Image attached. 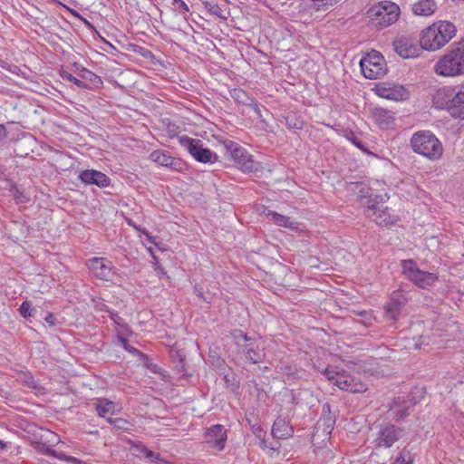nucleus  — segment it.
<instances>
[{"label": "nucleus", "mask_w": 464, "mask_h": 464, "mask_svg": "<svg viewBox=\"0 0 464 464\" xmlns=\"http://www.w3.org/2000/svg\"><path fill=\"white\" fill-rule=\"evenodd\" d=\"M433 105L440 110H447L454 118L464 119L461 90L444 86L438 89L432 97Z\"/></svg>", "instance_id": "obj_3"}, {"label": "nucleus", "mask_w": 464, "mask_h": 464, "mask_svg": "<svg viewBox=\"0 0 464 464\" xmlns=\"http://www.w3.org/2000/svg\"><path fill=\"white\" fill-rule=\"evenodd\" d=\"M179 145L186 150L189 155L200 163H215L218 161V155L208 148L204 146L201 140L193 139L187 135L179 136Z\"/></svg>", "instance_id": "obj_6"}, {"label": "nucleus", "mask_w": 464, "mask_h": 464, "mask_svg": "<svg viewBox=\"0 0 464 464\" xmlns=\"http://www.w3.org/2000/svg\"><path fill=\"white\" fill-rule=\"evenodd\" d=\"M121 343H122V345H123L125 350H129V344H128L127 339L121 338Z\"/></svg>", "instance_id": "obj_47"}, {"label": "nucleus", "mask_w": 464, "mask_h": 464, "mask_svg": "<svg viewBox=\"0 0 464 464\" xmlns=\"http://www.w3.org/2000/svg\"><path fill=\"white\" fill-rule=\"evenodd\" d=\"M25 382L28 384L29 387H33V388L36 387L35 381H34V379L32 376H29L25 380Z\"/></svg>", "instance_id": "obj_45"}, {"label": "nucleus", "mask_w": 464, "mask_h": 464, "mask_svg": "<svg viewBox=\"0 0 464 464\" xmlns=\"http://www.w3.org/2000/svg\"><path fill=\"white\" fill-rule=\"evenodd\" d=\"M79 178L82 182L87 185H96L102 188H107L111 183V179L107 175L94 169L82 171Z\"/></svg>", "instance_id": "obj_17"}, {"label": "nucleus", "mask_w": 464, "mask_h": 464, "mask_svg": "<svg viewBox=\"0 0 464 464\" xmlns=\"http://www.w3.org/2000/svg\"><path fill=\"white\" fill-rule=\"evenodd\" d=\"M107 312L109 314L110 318L114 322L115 324L121 327L125 326L123 319L116 312L111 310H107Z\"/></svg>", "instance_id": "obj_39"}, {"label": "nucleus", "mask_w": 464, "mask_h": 464, "mask_svg": "<svg viewBox=\"0 0 464 464\" xmlns=\"http://www.w3.org/2000/svg\"><path fill=\"white\" fill-rule=\"evenodd\" d=\"M404 301L405 298L401 293H393L384 307L386 317L392 321L397 320Z\"/></svg>", "instance_id": "obj_18"}, {"label": "nucleus", "mask_w": 464, "mask_h": 464, "mask_svg": "<svg viewBox=\"0 0 464 464\" xmlns=\"http://www.w3.org/2000/svg\"><path fill=\"white\" fill-rule=\"evenodd\" d=\"M323 374L343 391L359 393L367 390L365 383L345 372H335L334 369L326 368Z\"/></svg>", "instance_id": "obj_10"}, {"label": "nucleus", "mask_w": 464, "mask_h": 464, "mask_svg": "<svg viewBox=\"0 0 464 464\" xmlns=\"http://www.w3.org/2000/svg\"><path fill=\"white\" fill-rule=\"evenodd\" d=\"M150 159L158 165L173 171L183 172L187 169V164L183 160L172 157L165 150H157L152 151L150 155Z\"/></svg>", "instance_id": "obj_13"}, {"label": "nucleus", "mask_w": 464, "mask_h": 464, "mask_svg": "<svg viewBox=\"0 0 464 464\" xmlns=\"http://www.w3.org/2000/svg\"><path fill=\"white\" fill-rule=\"evenodd\" d=\"M114 408V403L106 399H101L95 404L97 414L102 418H107V416L112 415Z\"/></svg>", "instance_id": "obj_27"}, {"label": "nucleus", "mask_w": 464, "mask_h": 464, "mask_svg": "<svg viewBox=\"0 0 464 464\" xmlns=\"http://www.w3.org/2000/svg\"><path fill=\"white\" fill-rule=\"evenodd\" d=\"M267 216L271 218V219L276 224L277 226L284 227H289V228H296V223L290 220V218L281 215L279 213H276L275 211L269 210L267 212Z\"/></svg>", "instance_id": "obj_28"}, {"label": "nucleus", "mask_w": 464, "mask_h": 464, "mask_svg": "<svg viewBox=\"0 0 464 464\" xmlns=\"http://www.w3.org/2000/svg\"><path fill=\"white\" fill-rule=\"evenodd\" d=\"M313 5L316 10L325 9L338 2V0H312Z\"/></svg>", "instance_id": "obj_36"}, {"label": "nucleus", "mask_w": 464, "mask_h": 464, "mask_svg": "<svg viewBox=\"0 0 464 464\" xmlns=\"http://www.w3.org/2000/svg\"><path fill=\"white\" fill-rule=\"evenodd\" d=\"M79 70V76L82 81L91 86V89H99L102 86L103 82L100 76L92 72V71L80 66L77 63L73 64Z\"/></svg>", "instance_id": "obj_22"}, {"label": "nucleus", "mask_w": 464, "mask_h": 464, "mask_svg": "<svg viewBox=\"0 0 464 464\" xmlns=\"http://www.w3.org/2000/svg\"><path fill=\"white\" fill-rule=\"evenodd\" d=\"M406 90L401 86L394 89H384L382 96L389 100H403L406 97Z\"/></svg>", "instance_id": "obj_30"}, {"label": "nucleus", "mask_w": 464, "mask_h": 464, "mask_svg": "<svg viewBox=\"0 0 464 464\" xmlns=\"http://www.w3.org/2000/svg\"><path fill=\"white\" fill-rule=\"evenodd\" d=\"M403 430L394 424L382 425L377 432L375 444L379 448H391L403 436Z\"/></svg>", "instance_id": "obj_12"}, {"label": "nucleus", "mask_w": 464, "mask_h": 464, "mask_svg": "<svg viewBox=\"0 0 464 464\" xmlns=\"http://www.w3.org/2000/svg\"><path fill=\"white\" fill-rule=\"evenodd\" d=\"M434 72L444 77L464 74V38L450 45L447 53L435 63Z\"/></svg>", "instance_id": "obj_2"}, {"label": "nucleus", "mask_w": 464, "mask_h": 464, "mask_svg": "<svg viewBox=\"0 0 464 464\" xmlns=\"http://www.w3.org/2000/svg\"><path fill=\"white\" fill-rule=\"evenodd\" d=\"M128 351H129V352H130V353H138V350H137V349H135V348H133V347H131V346H130V345H129V350H128Z\"/></svg>", "instance_id": "obj_50"}, {"label": "nucleus", "mask_w": 464, "mask_h": 464, "mask_svg": "<svg viewBox=\"0 0 464 464\" xmlns=\"http://www.w3.org/2000/svg\"><path fill=\"white\" fill-rule=\"evenodd\" d=\"M6 448V443L0 440V450H4Z\"/></svg>", "instance_id": "obj_48"}, {"label": "nucleus", "mask_w": 464, "mask_h": 464, "mask_svg": "<svg viewBox=\"0 0 464 464\" xmlns=\"http://www.w3.org/2000/svg\"><path fill=\"white\" fill-rule=\"evenodd\" d=\"M456 26L449 21L434 23L421 32L420 44L429 51H437L446 45L455 35Z\"/></svg>", "instance_id": "obj_1"}, {"label": "nucleus", "mask_w": 464, "mask_h": 464, "mask_svg": "<svg viewBox=\"0 0 464 464\" xmlns=\"http://www.w3.org/2000/svg\"><path fill=\"white\" fill-rule=\"evenodd\" d=\"M374 121L381 129L387 130L394 124V115L392 111L384 108H375L372 112Z\"/></svg>", "instance_id": "obj_19"}, {"label": "nucleus", "mask_w": 464, "mask_h": 464, "mask_svg": "<svg viewBox=\"0 0 464 464\" xmlns=\"http://www.w3.org/2000/svg\"><path fill=\"white\" fill-rule=\"evenodd\" d=\"M437 8L434 0H419L412 5V12L416 15L428 16L432 14Z\"/></svg>", "instance_id": "obj_23"}, {"label": "nucleus", "mask_w": 464, "mask_h": 464, "mask_svg": "<svg viewBox=\"0 0 464 464\" xmlns=\"http://www.w3.org/2000/svg\"><path fill=\"white\" fill-rule=\"evenodd\" d=\"M251 107L254 108V111L257 114L258 117H261V110H260V107L259 105L255 102V100L253 99V104L250 105Z\"/></svg>", "instance_id": "obj_43"}, {"label": "nucleus", "mask_w": 464, "mask_h": 464, "mask_svg": "<svg viewBox=\"0 0 464 464\" xmlns=\"http://www.w3.org/2000/svg\"><path fill=\"white\" fill-rule=\"evenodd\" d=\"M87 266L96 277L102 280L109 281L113 276L110 262L103 257H92L89 259Z\"/></svg>", "instance_id": "obj_15"}, {"label": "nucleus", "mask_w": 464, "mask_h": 464, "mask_svg": "<svg viewBox=\"0 0 464 464\" xmlns=\"http://www.w3.org/2000/svg\"><path fill=\"white\" fill-rule=\"evenodd\" d=\"M61 77L65 80V81H68L70 82H72L74 85H76L77 87L81 88V89H88V90H91V86L89 84H87L86 82H84L83 81L76 78L75 76H73L72 74H71L70 72H66V71H63L61 72Z\"/></svg>", "instance_id": "obj_33"}, {"label": "nucleus", "mask_w": 464, "mask_h": 464, "mask_svg": "<svg viewBox=\"0 0 464 464\" xmlns=\"http://www.w3.org/2000/svg\"><path fill=\"white\" fill-rule=\"evenodd\" d=\"M347 139L354 144L358 149H360L365 154H371L368 149L364 146V144L356 137L353 132H350L347 136Z\"/></svg>", "instance_id": "obj_35"}, {"label": "nucleus", "mask_w": 464, "mask_h": 464, "mask_svg": "<svg viewBox=\"0 0 464 464\" xmlns=\"http://www.w3.org/2000/svg\"><path fill=\"white\" fill-rule=\"evenodd\" d=\"M232 156L235 160H238V163L242 164V169L245 171H252L254 169V161L251 156L247 155L244 149L236 148L232 151Z\"/></svg>", "instance_id": "obj_25"}, {"label": "nucleus", "mask_w": 464, "mask_h": 464, "mask_svg": "<svg viewBox=\"0 0 464 464\" xmlns=\"http://www.w3.org/2000/svg\"><path fill=\"white\" fill-rule=\"evenodd\" d=\"M412 406L413 402L411 400L398 397L389 405V410L396 415L398 419H401L409 415V411Z\"/></svg>", "instance_id": "obj_21"}, {"label": "nucleus", "mask_w": 464, "mask_h": 464, "mask_svg": "<svg viewBox=\"0 0 464 464\" xmlns=\"http://www.w3.org/2000/svg\"><path fill=\"white\" fill-rule=\"evenodd\" d=\"M410 143L415 153L430 160H439L443 152L441 142L430 130H419L415 132L411 136Z\"/></svg>", "instance_id": "obj_4"}, {"label": "nucleus", "mask_w": 464, "mask_h": 464, "mask_svg": "<svg viewBox=\"0 0 464 464\" xmlns=\"http://www.w3.org/2000/svg\"><path fill=\"white\" fill-rule=\"evenodd\" d=\"M233 338L238 350L245 355V358L252 363L261 362L266 353L264 348L256 343L255 338L248 336L241 330L233 333Z\"/></svg>", "instance_id": "obj_7"}, {"label": "nucleus", "mask_w": 464, "mask_h": 464, "mask_svg": "<svg viewBox=\"0 0 464 464\" xmlns=\"http://www.w3.org/2000/svg\"><path fill=\"white\" fill-rule=\"evenodd\" d=\"M19 312L23 317L26 318L34 314V309L33 308L31 302L24 301L20 305Z\"/></svg>", "instance_id": "obj_34"}, {"label": "nucleus", "mask_w": 464, "mask_h": 464, "mask_svg": "<svg viewBox=\"0 0 464 464\" xmlns=\"http://www.w3.org/2000/svg\"><path fill=\"white\" fill-rule=\"evenodd\" d=\"M334 423L335 419L331 412L324 413L315 425L316 432L322 431L325 436H329L334 430Z\"/></svg>", "instance_id": "obj_24"}, {"label": "nucleus", "mask_w": 464, "mask_h": 464, "mask_svg": "<svg viewBox=\"0 0 464 464\" xmlns=\"http://www.w3.org/2000/svg\"><path fill=\"white\" fill-rule=\"evenodd\" d=\"M293 427L283 418H277L272 426V434L275 438L285 440L293 435Z\"/></svg>", "instance_id": "obj_20"}, {"label": "nucleus", "mask_w": 464, "mask_h": 464, "mask_svg": "<svg viewBox=\"0 0 464 464\" xmlns=\"http://www.w3.org/2000/svg\"><path fill=\"white\" fill-rule=\"evenodd\" d=\"M174 3L178 5L179 12L182 14L188 13L190 10L188 5L182 0H174Z\"/></svg>", "instance_id": "obj_41"}, {"label": "nucleus", "mask_w": 464, "mask_h": 464, "mask_svg": "<svg viewBox=\"0 0 464 464\" xmlns=\"http://www.w3.org/2000/svg\"><path fill=\"white\" fill-rule=\"evenodd\" d=\"M401 267L406 278L423 289H429L439 279L437 274L420 270L412 259L402 260Z\"/></svg>", "instance_id": "obj_8"}, {"label": "nucleus", "mask_w": 464, "mask_h": 464, "mask_svg": "<svg viewBox=\"0 0 464 464\" xmlns=\"http://www.w3.org/2000/svg\"><path fill=\"white\" fill-rule=\"evenodd\" d=\"M413 459L411 456L409 454V456H406V450L405 449L399 454V456L396 458L393 464H412Z\"/></svg>", "instance_id": "obj_37"}, {"label": "nucleus", "mask_w": 464, "mask_h": 464, "mask_svg": "<svg viewBox=\"0 0 464 464\" xmlns=\"http://www.w3.org/2000/svg\"><path fill=\"white\" fill-rule=\"evenodd\" d=\"M231 97L238 103L246 106L253 104V98H251L245 91L241 89H234L231 92Z\"/></svg>", "instance_id": "obj_31"}, {"label": "nucleus", "mask_w": 464, "mask_h": 464, "mask_svg": "<svg viewBox=\"0 0 464 464\" xmlns=\"http://www.w3.org/2000/svg\"><path fill=\"white\" fill-rule=\"evenodd\" d=\"M227 440V431L223 425L215 424L208 429L206 432L207 443L218 450H222L225 448Z\"/></svg>", "instance_id": "obj_16"}, {"label": "nucleus", "mask_w": 464, "mask_h": 464, "mask_svg": "<svg viewBox=\"0 0 464 464\" xmlns=\"http://www.w3.org/2000/svg\"><path fill=\"white\" fill-rule=\"evenodd\" d=\"M389 199L388 194L376 195L374 198L369 197L365 208L366 216L372 219L379 226H390L395 223V217L388 212L387 208L379 206L381 202H385Z\"/></svg>", "instance_id": "obj_9"}, {"label": "nucleus", "mask_w": 464, "mask_h": 464, "mask_svg": "<svg viewBox=\"0 0 464 464\" xmlns=\"http://www.w3.org/2000/svg\"><path fill=\"white\" fill-rule=\"evenodd\" d=\"M44 452L47 456L54 457L56 459L64 460L68 463H78L79 462V460L76 458L72 457V456H67L63 452L54 450L49 447L45 448Z\"/></svg>", "instance_id": "obj_32"}, {"label": "nucleus", "mask_w": 464, "mask_h": 464, "mask_svg": "<svg viewBox=\"0 0 464 464\" xmlns=\"http://www.w3.org/2000/svg\"><path fill=\"white\" fill-rule=\"evenodd\" d=\"M194 292L196 293V295L202 298L204 301H206L207 303H210L211 300H212V296L208 294V295H204L203 293V289L202 287H200L199 285H195V288H194Z\"/></svg>", "instance_id": "obj_40"}, {"label": "nucleus", "mask_w": 464, "mask_h": 464, "mask_svg": "<svg viewBox=\"0 0 464 464\" xmlns=\"http://www.w3.org/2000/svg\"><path fill=\"white\" fill-rule=\"evenodd\" d=\"M251 107L254 108V111L257 114L258 117H261V110H260V107L259 105L255 102V100L253 99V104L250 105Z\"/></svg>", "instance_id": "obj_44"}, {"label": "nucleus", "mask_w": 464, "mask_h": 464, "mask_svg": "<svg viewBox=\"0 0 464 464\" xmlns=\"http://www.w3.org/2000/svg\"><path fill=\"white\" fill-rule=\"evenodd\" d=\"M107 420L111 425H113L117 429H120V430L127 429L128 421L121 418L111 419V418L108 417Z\"/></svg>", "instance_id": "obj_38"}, {"label": "nucleus", "mask_w": 464, "mask_h": 464, "mask_svg": "<svg viewBox=\"0 0 464 464\" xmlns=\"http://www.w3.org/2000/svg\"><path fill=\"white\" fill-rule=\"evenodd\" d=\"M131 453L140 459H148L151 461L158 459L159 455L148 448H146L141 442L134 443L130 448Z\"/></svg>", "instance_id": "obj_26"}, {"label": "nucleus", "mask_w": 464, "mask_h": 464, "mask_svg": "<svg viewBox=\"0 0 464 464\" xmlns=\"http://www.w3.org/2000/svg\"><path fill=\"white\" fill-rule=\"evenodd\" d=\"M6 137V130L3 124H0V140Z\"/></svg>", "instance_id": "obj_46"}, {"label": "nucleus", "mask_w": 464, "mask_h": 464, "mask_svg": "<svg viewBox=\"0 0 464 464\" xmlns=\"http://www.w3.org/2000/svg\"><path fill=\"white\" fill-rule=\"evenodd\" d=\"M156 270L158 271L159 274L164 273L163 268L159 264H157Z\"/></svg>", "instance_id": "obj_49"}, {"label": "nucleus", "mask_w": 464, "mask_h": 464, "mask_svg": "<svg viewBox=\"0 0 464 464\" xmlns=\"http://www.w3.org/2000/svg\"><path fill=\"white\" fill-rule=\"evenodd\" d=\"M362 74L367 79H378L386 74V63L380 52L372 50L360 61Z\"/></svg>", "instance_id": "obj_11"}, {"label": "nucleus", "mask_w": 464, "mask_h": 464, "mask_svg": "<svg viewBox=\"0 0 464 464\" xmlns=\"http://www.w3.org/2000/svg\"><path fill=\"white\" fill-rule=\"evenodd\" d=\"M395 52L402 58H415L418 57L423 49L418 43L414 42L408 37H400L393 42Z\"/></svg>", "instance_id": "obj_14"}, {"label": "nucleus", "mask_w": 464, "mask_h": 464, "mask_svg": "<svg viewBox=\"0 0 464 464\" xmlns=\"http://www.w3.org/2000/svg\"><path fill=\"white\" fill-rule=\"evenodd\" d=\"M45 322L50 325V326H54L55 324H56V318L55 316L53 314H48L45 318H44Z\"/></svg>", "instance_id": "obj_42"}, {"label": "nucleus", "mask_w": 464, "mask_h": 464, "mask_svg": "<svg viewBox=\"0 0 464 464\" xmlns=\"http://www.w3.org/2000/svg\"><path fill=\"white\" fill-rule=\"evenodd\" d=\"M204 7L209 14L218 17L221 20H227L229 13L224 9H222L218 5L206 1L203 3Z\"/></svg>", "instance_id": "obj_29"}, {"label": "nucleus", "mask_w": 464, "mask_h": 464, "mask_svg": "<svg viewBox=\"0 0 464 464\" xmlns=\"http://www.w3.org/2000/svg\"><path fill=\"white\" fill-rule=\"evenodd\" d=\"M366 14L372 26L380 30L390 26L398 20L400 8L393 2L382 1L371 6Z\"/></svg>", "instance_id": "obj_5"}]
</instances>
